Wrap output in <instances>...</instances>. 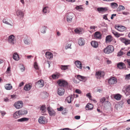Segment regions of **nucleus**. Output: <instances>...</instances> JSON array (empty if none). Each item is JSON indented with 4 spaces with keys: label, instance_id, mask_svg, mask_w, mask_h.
Here are the masks:
<instances>
[{
    "label": "nucleus",
    "instance_id": "nucleus-33",
    "mask_svg": "<svg viewBox=\"0 0 130 130\" xmlns=\"http://www.w3.org/2000/svg\"><path fill=\"white\" fill-rule=\"evenodd\" d=\"M49 12V8L48 7H44L42 10V12L44 13H47Z\"/></svg>",
    "mask_w": 130,
    "mask_h": 130
},
{
    "label": "nucleus",
    "instance_id": "nucleus-42",
    "mask_svg": "<svg viewBox=\"0 0 130 130\" xmlns=\"http://www.w3.org/2000/svg\"><path fill=\"white\" fill-rule=\"evenodd\" d=\"M40 110L42 112H44L46 111V107L44 106H42L40 108Z\"/></svg>",
    "mask_w": 130,
    "mask_h": 130
},
{
    "label": "nucleus",
    "instance_id": "nucleus-61",
    "mask_svg": "<svg viewBox=\"0 0 130 130\" xmlns=\"http://www.w3.org/2000/svg\"><path fill=\"white\" fill-rule=\"evenodd\" d=\"M97 27L94 26H91L90 27V29H93L95 30V28H96Z\"/></svg>",
    "mask_w": 130,
    "mask_h": 130
},
{
    "label": "nucleus",
    "instance_id": "nucleus-29",
    "mask_svg": "<svg viewBox=\"0 0 130 130\" xmlns=\"http://www.w3.org/2000/svg\"><path fill=\"white\" fill-rule=\"evenodd\" d=\"M21 116L26 114L27 113V110L25 109H22L18 110Z\"/></svg>",
    "mask_w": 130,
    "mask_h": 130
},
{
    "label": "nucleus",
    "instance_id": "nucleus-39",
    "mask_svg": "<svg viewBox=\"0 0 130 130\" xmlns=\"http://www.w3.org/2000/svg\"><path fill=\"white\" fill-rule=\"evenodd\" d=\"M111 6L112 8H115L118 6V5L116 3H112L111 4Z\"/></svg>",
    "mask_w": 130,
    "mask_h": 130
},
{
    "label": "nucleus",
    "instance_id": "nucleus-36",
    "mask_svg": "<svg viewBox=\"0 0 130 130\" xmlns=\"http://www.w3.org/2000/svg\"><path fill=\"white\" fill-rule=\"evenodd\" d=\"M28 118H23L18 119L17 121L18 122H23L27 121H28Z\"/></svg>",
    "mask_w": 130,
    "mask_h": 130
},
{
    "label": "nucleus",
    "instance_id": "nucleus-56",
    "mask_svg": "<svg viewBox=\"0 0 130 130\" xmlns=\"http://www.w3.org/2000/svg\"><path fill=\"white\" fill-rule=\"evenodd\" d=\"M63 109V107L62 106H61L60 108H57L58 110L60 111H62Z\"/></svg>",
    "mask_w": 130,
    "mask_h": 130
},
{
    "label": "nucleus",
    "instance_id": "nucleus-60",
    "mask_svg": "<svg viewBox=\"0 0 130 130\" xmlns=\"http://www.w3.org/2000/svg\"><path fill=\"white\" fill-rule=\"evenodd\" d=\"M17 95H11V98L13 99H15L17 98Z\"/></svg>",
    "mask_w": 130,
    "mask_h": 130
},
{
    "label": "nucleus",
    "instance_id": "nucleus-2",
    "mask_svg": "<svg viewBox=\"0 0 130 130\" xmlns=\"http://www.w3.org/2000/svg\"><path fill=\"white\" fill-rule=\"evenodd\" d=\"M114 50L113 46L110 45L107 46L104 49V52L105 53L108 54L112 53Z\"/></svg>",
    "mask_w": 130,
    "mask_h": 130
},
{
    "label": "nucleus",
    "instance_id": "nucleus-25",
    "mask_svg": "<svg viewBox=\"0 0 130 130\" xmlns=\"http://www.w3.org/2000/svg\"><path fill=\"white\" fill-rule=\"evenodd\" d=\"M78 44L80 46H83L85 44V42L84 39L82 38H80L78 40Z\"/></svg>",
    "mask_w": 130,
    "mask_h": 130
},
{
    "label": "nucleus",
    "instance_id": "nucleus-15",
    "mask_svg": "<svg viewBox=\"0 0 130 130\" xmlns=\"http://www.w3.org/2000/svg\"><path fill=\"white\" fill-rule=\"evenodd\" d=\"M47 29V26H43L40 28V31L42 33L45 34L46 33V30Z\"/></svg>",
    "mask_w": 130,
    "mask_h": 130
},
{
    "label": "nucleus",
    "instance_id": "nucleus-62",
    "mask_svg": "<svg viewBox=\"0 0 130 130\" xmlns=\"http://www.w3.org/2000/svg\"><path fill=\"white\" fill-rule=\"evenodd\" d=\"M74 118L76 120H78L80 119V116H75Z\"/></svg>",
    "mask_w": 130,
    "mask_h": 130
},
{
    "label": "nucleus",
    "instance_id": "nucleus-32",
    "mask_svg": "<svg viewBox=\"0 0 130 130\" xmlns=\"http://www.w3.org/2000/svg\"><path fill=\"white\" fill-rule=\"evenodd\" d=\"M126 92L125 93V94L126 96H128L130 95V87L129 86L127 87L125 89Z\"/></svg>",
    "mask_w": 130,
    "mask_h": 130
},
{
    "label": "nucleus",
    "instance_id": "nucleus-20",
    "mask_svg": "<svg viewBox=\"0 0 130 130\" xmlns=\"http://www.w3.org/2000/svg\"><path fill=\"white\" fill-rule=\"evenodd\" d=\"M45 56L46 58L49 59H52L53 58V54H52L49 52H46L45 54Z\"/></svg>",
    "mask_w": 130,
    "mask_h": 130
},
{
    "label": "nucleus",
    "instance_id": "nucleus-28",
    "mask_svg": "<svg viewBox=\"0 0 130 130\" xmlns=\"http://www.w3.org/2000/svg\"><path fill=\"white\" fill-rule=\"evenodd\" d=\"M117 67L120 69H123L125 67V65L123 63L120 62L117 64Z\"/></svg>",
    "mask_w": 130,
    "mask_h": 130
},
{
    "label": "nucleus",
    "instance_id": "nucleus-5",
    "mask_svg": "<svg viewBox=\"0 0 130 130\" xmlns=\"http://www.w3.org/2000/svg\"><path fill=\"white\" fill-rule=\"evenodd\" d=\"M72 40L71 39L69 38L66 40V45L65 47V49L67 50L68 48L71 49V46L72 44Z\"/></svg>",
    "mask_w": 130,
    "mask_h": 130
},
{
    "label": "nucleus",
    "instance_id": "nucleus-14",
    "mask_svg": "<svg viewBox=\"0 0 130 130\" xmlns=\"http://www.w3.org/2000/svg\"><path fill=\"white\" fill-rule=\"evenodd\" d=\"M16 14L19 18H21L24 16V13L21 10H18L16 11Z\"/></svg>",
    "mask_w": 130,
    "mask_h": 130
},
{
    "label": "nucleus",
    "instance_id": "nucleus-47",
    "mask_svg": "<svg viewBox=\"0 0 130 130\" xmlns=\"http://www.w3.org/2000/svg\"><path fill=\"white\" fill-rule=\"evenodd\" d=\"M86 96L88 97L90 100H92V97L90 93H87L86 95Z\"/></svg>",
    "mask_w": 130,
    "mask_h": 130
},
{
    "label": "nucleus",
    "instance_id": "nucleus-6",
    "mask_svg": "<svg viewBox=\"0 0 130 130\" xmlns=\"http://www.w3.org/2000/svg\"><path fill=\"white\" fill-rule=\"evenodd\" d=\"M57 83L59 86L64 87L66 86L68 84L67 82L62 79L59 80L57 81Z\"/></svg>",
    "mask_w": 130,
    "mask_h": 130
},
{
    "label": "nucleus",
    "instance_id": "nucleus-48",
    "mask_svg": "<svg viewBox=\"0 0 130 130\" xmlns=\"http://www.w3.org/2000/svg\"><path fill=\"white\" fill-rule=\"evenodd\" d=\"M34 67L36 70H38L39 69V67L38 64L36 62H35L34 65Z\"/></svg>",
    "mask_w": 130,
    "mask_h": 130
},
{
    "label": "nucleus",
    "instance_id": "nucleus-26",
    "mask_svg": "<svg viewBox=\"0 0 130 130\" xmlns=\"http://www.w3.org/2000/svg\"><path fill=\"white\" fill-rule=\"evenodd\" d=\"M91 44L92 46L95 48H97L98 46L97 42L95 41H92L91 42Z\"/></svg>",
    "mask_w": 130,
    "mask_h": 130
},
{
    "label": "nucleus",
    "instance_id": "nucleus-19",
    "mask_svg": "<svg viewBox=\"0 0 130 130\" xmlns=\"http://www.w3.org/2000/svg\"><path fill=\"white\" fill-rule=\"evenodd\" d=\"M24 42L26 45H29L31 43V42L29 38L27 37H26L24 39Z\"/></svg>",
    "mask_w": 130,
    "mask_h": 130
},
{
    "label": "nucleus",
    "instance_id": "nucleus-16",
    "mask_svg": "<svg viewBox=\"0 0 130 130\" xmlns=\"http://www.w3.org/2000/svg\"><path fill=\"white\" fill-rule=\"evenodd\" d=\"M75 64L76 66L79 69H82V64L81 62L78 60H77L75 62Z\"/></svg>",
    "mask_w": 130,
    "mask_h": 130
},
{
    "label": "nucleus",
    "instance_id": "nucleus-44",
    "mask_svg": "<svg viewBox=\"0 0 130 130\" xmlns=\"http://www.w3.org/2000/svg\"><path fill=\"white\" fill-rule=\"evenodd\" d=\"M3 22L4 24H6L10 25L11 26H12V25H11L10 23H9L5 19H4L3 20Z\"/></svg>",
    "mask_w": 130,
    "mask_h": 130
},
{
    "label": "nucleus",
    "instance_id": "nucleus-18",
    "mask_svg": "<svg viewBox=\"0 0 130 130\" xmlns=\"http://www.w3.org/2000/svg\"><path fill=\"white\" fill-rule=\"evenodd\" d=\"M97 10L99 13H103L107 10V9L106 8L100 7L98 8L97 9Z\"/></svg>",
    "mask_w": 130,
    "mask_h": 130
},
{
    "label": "nucleus",
    "instance_id": "nucleus-13",
    "mask_svg": "<svg viewBox=\"0 0 130 130\" xmlns=\"http://www.w3.org/2000/svg\"><path fill=\"white\" fill-rule=\"evenodd\" d=\"M75 32L77 34H81L84 32V30L82 28H76L74 30Z\"/></svg>",
    "mask_w": 130,
    "mask_h": 130
},
{
    "label": "nucleus",
    "instance_id": "nucleus-41",
    "mask_svg": "<svg viewBox=\"0 0 130 130\" xmlns=\"http://www.w3.org/2000/svg\"><path fill=\"white\" fill-rule=\"evenodd\" d=\"M77 78L80 81H82L85 78V77L84 76L78 75L77 76Z\"/></svg>",
    "mask_w": 130,
    "mask_h": 130
},
{
    "label": "nucleus",
    "instance_id": "nucleus-50",
    "mask_svg": "<svg viewBox=\"0 0 130 130\" xmlns=\"http://www.w3.org/2000/svg\"><path fill=\"white\" fill-rule=\"evenodd\" d=\"M125 79L127 80L130 79V73L126 75Z\"/></svg>",
    "mask_w": 130,
    "mask_h": 130
},
{
    "label": "nucleus",
    "instance_id": "nucleus-8",
    "mask_svg": "<svg viewBox=\"0 0 130 130\" xmlns=\"http://www.w3.org/2000/svg\"><path fill=\"white\" fill-rule=\"evenodd\" d=\"M117 82V79L114 77L110 78L108 80V83L110 85H113L116 84Z\"/></svg>",
    "mask_w": 130,
    "mask_h": 130
},
{
    "label": "nucleus",
    "instance_id": "nucleus-37",
    "mask_svg": "<svg viewBox=\"0 0 130 130\" xmlns=\"http://www.w3.org/2000/svg\"><path fill=\"white\" fill-rule=\"evenodd\" d=\"M69 66V65H61L60 66V68L62 70H66L68 69V67Z\"/></svg>",
    "mask_w": 130,
    "mask_h": 130
},
{
    "label": "nucleus",
    "instance_id": "nucleus-38",
    "mask_svg": "<svg viewBox=\"0 0 130 130\" xmlns=\"http://www.w3.org/2000/svg\"><path fill=\"white\" fill-rule=\"evenodd\" d=\"M52 77L53 79H55L58 78L59 77V76L58 74H53L52 75Z\"/></svg>",
    "mask_w": 130,
    "mask_h": 130
},
{
    "label": "nucleus",
    "instance_id": "nucleus-55",
    "mask_svg": "<svg viewBox=\"0 0 130 130\" xmlns=\"http://www.w3.org/2000/svg\"><path fill=\"white\" fill-rule=\"evenodd\" d=\"M1 114L2 116L3 117L6 114V112L4 111H1L0 113Z\"/></svg>",
    "mask_w": 130,
    "mask_h": 130
},
{
    "label": "nucleus",
    "instance_id": "nucleus-21",
    "mask_svg": "<svg viewBox=\"0 0 130 130\" xmlns=\"http://www.w3.org/2000/svg\"><path fill=\"white\" fill-rule=\"evenodd\" d=\"M21 115L18 111L14 112L13 114V117L15 119H17L19 118Z\"/></svg>",
    "mask_w": 130,
    "mask_h": 130
},
{
    "label": "nucleus",
    "instance_id": "nucleus-45",
    "mask_svg": "<svg viewBox=\"0 0 130 130\" xmlns=\"http://www.w3.org/2000/svg\"><path fill=\"white\" fill-rule=\"evenodd\" d=\"M75 8L76 9L79 11H82L83 9V8L81 7V6H77L75 7Z\"/></svg>",
    "mask_w": 130,
    "mask_h": 130
},
{
    "label": "nucleus",
    "instance_id": "nucleus-51",
    "mask_svg": "<svg viewBox=\"0 0 130 130\" xmlns=\"http://www.w3.org/2000/svg\"><path fill=\"white\" fill-rule=\"evenodd\" d=\"M123 54V52L121 51H120L118 53L117 55L118 56H120L122 55Z\"/></svg>",
    "mask_w": 130,
    "mask_h": 130
},
{
    "label": "nucleus",
    "instance_id": "nucleus-9",
    "mask_svg": "<svg viewBox=\"0 0 130 130\" xmlns=\"http://www.w3.org/2000/svg\"><path fill=\"white\" fill-rule=\"evenodd\" d=\"M39 122L41 124H45L47 122L46 118L44 117H40L38 120Z\"/></svg>",
    "mask_w": 130,
    "mask_h": 130
},
{
    "label": "nucleus",
    "instance_id": "nucleus-24",
    "mask_svg": "<svg viewBox=\"0 0 130 130\" xmlns=\"http://www.w3.org/2000/svg\"><path fill=\"white\" fill-rule=\"evenodd\" d=\"M94 37L95 39H101L102 36L100 33L99 32L97 31L94 33Z\"/></svg>",
    "mask_w": 130,
    "mask_h": 130
},
{
    "label": "nucleus",
    "instance_id": "nucleus-57",
    "mask_svg": "<svg viewBox=\"0 0 130 130\" xmlns=\"http://www.w3.org/2000/svg\"><path fill=\"white\" fill-rule=\"evenodd\" d=\"M67 111L66 109H63L62 111V114L64 115L65 114L67 113Z\"/></svg>",
    "mask_w": 130,
    "mask_h": 130
},
{
    "label": "nucleus",
    "instance_id": "nucleus-53",
    "mask_svg": "<svg viewBox=\"0 0 130 130\" xmlns=\"http://www.w3.org/2000/svg\"><path fill=\"white\" fill-rule=\"evenodd\" d=\"M125 62H127L128 64L130 66V59H127L124 60Z\"/></svg>",
    "mask_w": 130,
    "mask_h": 130
},
{
    "label": "nucleus",
    "instance_id": "nucleus-22",
    "mask_svg": "<svg viewBox=\"0 0 130 130\" xmlns=\"http://www.w3.org/2000/svg\"><path fill=\"white\" fill-rule=\"evenodd\" d=\"M36 84L37 85L40 87H42L44 85V82L42 80H40L36 83Z\"/></svg>",
    "mask_w": 130,
    "mask_h": 130
},
{
    "label": "nucleus",
    "instance_id": "nucleus-63",
    "mask_svg": "<svg viewBox=\"0 0 130 130\" xmlns=\"http://www.w3.org/2000/svg\"><path fill=\"white\" fill-rule=\"evenodd\" d=\"M24 83L23 82H22L20 83L19 85V87H22L24 85Z\"/></svg>",
    "mask_w": 130,
    "mask_h": 130
},
{
    "label": "nucleus",
    "instance_id": "nucleus-58",
    "mask_svg": "<svg viewBox=\"0 0 130 130\" xmlns=\"http://www.w3.org/2000/svg\"><path fill=\"white\" fill-rule=\"evenodd\" d=\"M4 101L5 102H9V100L6 97L4 99Z\"/></svg>",
    "mask_w": 130,
    "mask_h": 130
},
{
    "label": "nucleus",
    "instance_id": "nucleus-10",
    "mask_svg": "<svg viewBox=\"0 0 130 130\" xmlns=\"http://www.w3.org/2000/svg\"><path fill=\"white\" fill-rule=\"evenodd\" d=\"M48 113L51 116H54L55 115V112L51 108L48 107L47 108Z\"/></svg>",
    "mask_w": 130,
    "mask_h": 130
},
{
    "label": "nucleus",
    "instance_id": "nucleus-1",
    "mask_svg": "<svg viewBox=\"0 0 130 130\" xmlns=\"http://www.w3.org/2000/svg\"><path fill=\"white\" fill-rule=\"evenodd\" d=\"M8 42L10 44L13 45L16 43V38L13 35H11L8 37Z\"/></svg>",
    "mask_w": 130,
    "mask_h": 130
},
{
    "label": "nucleus",
    "instance_id": "nucleus-23",
    "mask_svg": "<svg viewBox=\"0 0 130 130\" xmlns=\"http://www.w3.org/2000/svg\"><path fill=\"white\" fill-rule=\"evenodd\" d=\"M12 57L14 60L16 61L19 60L20 59L19 56L17 53H15L13 54Z\"/></svg>",
    "mask_w": 130,
    "mask_h": 130
},
{
    "label": "nucleus",
    "instance_id": "nucleus-35",
    "mask_svg": "<svg viewBox=\"0 0 130 130\" xmlns=\"http://www.w3.org/2000/svg\"><path fill=\"white\" fill-rule=\"evenodd\" d=\"M5 88L7 90H10L12 87V86L10 84H7L5 86Z\"/></svg>",
    "mask_w": 130,
    "mask_h": 130
},
{
    "label": "nucleus",
    "instance_id": "nucleus-11",
    "mask_svg": "<svg viewBox=\"0 0 130 130\" xmlns=\"http://www.w3.org/2000/svg\"><path fill=\"white\" fill-rule=\"evenodd\" d=\"M119 39L121 42L124 43L126 45L130 44V40L123 38H120Z\"/></svg>",
    "mask_w": 130,
    "mask_h": 130
},
{
    "label": "nucleus",
    "instance_id": "nucleus-34",
    "mask_svg": "<svg viewBox=\"0 0 130 130\" xmlns=\"http://www.w3.org/2000/svg\"><path fill=\"white\" fill-rule=\"evenodd\" d=\"M112 40L111 36L110 35L107 36L106 38L105 41L106 42H110Z\"/></svg>",
    "mask_w": 130,
    "mask_h": 130
},
{
    "label": "nucleus",
    "instance_id": "nucleus-46",
    "mask_svg": "<svg viewBox=\"0 0 130 130\" xmlns=\"http://www.w3.org/2000/svg\"><path fill=\"white\" fill-rule=\"evenodd\" d=\"M20 68L21 71L22 72L24 71L25 69V67L22 64H21L20 66Z\"/></svg>",
    "mask_w": 130,
    "mask_h": 130
},
{
    "label": "nucleus",
    "instance_id": "nucleus-27",
    "mask_svg": "<svg viewBox=\"0 0 130 130\" xmlns=\"http://www.w3.org/2000/svg\"><path fill=\"white\" fill-rule=\"evenodd\" d=\"M118 30L120 31H123L125 30L126 29V28L124 26H118L116 27Z\"/></svg>",
    "mask_w": 130,
    "mask_h": 130
},
{
    "label": "nucleus",
    "instance_id": "nucleus-17",
    "mask_svg": "<svg viewBox=\"0 0 130 130\" xmlns=\"http://www.w3.org/2000/svg\"><path fill=\"white\" fill-rule=\"evenodd\" d=\"M74 96L72 95H70L68 97H67L66 101L69 103H71V101H73L74 99Z\"/></svg>",
    "mask_w": 130,
    "mask_h": 130
},
{
    "label": "nucleus",
    "instance_id": "nucleus-64",
    "mask_svg": "<svg viewBox=\"0 0 130 130\" xmlns=\"http://www.w3.org/2000/svg\"><path fill=\"white\" fill-rule=\"evenodd\" d=\"M122 13L125 15H127L129 14V13L126 12H122Z\"/></svg>",
    "mask_w": 130,
    "mask_h": 130
},
{
    "label": "nucleus",
    "instance_id": "nucleus-52",
    "mask_svg": "<svg viewBox=\"0 0 130 130\" xmlns=\"http://www.w3.org/2000/svg\"><path fill=\"white\" fill-rule=\"evenodd\" d=\"M118 8L120 10H123L125 9V8L123 6L120 5L119 7Z\"/></svg>",
    "mask_w": 130,
    "mask_h": 130
},
{
    "label": "nucleus",
    "instance_id": "nucleus-30",
    "mask_svg": "<svg viewBox=\"0 0 130 130\" xmlns=\"http://www.w3.org/2000/svg\"><path fill=\"white\" fill-rule=\"evenodd\" d=\"M93 108V105L91 104H88L86 106V110H91Z\"/></svg>",
    "mask_w": 130,
    "mask_h": 130
},
{
    "label": "nucleus",
    "instance_id": "nucleus-49",
    "mask_svg": "<svg viewBox=\"0 0 130 130\" xmlns=\"http://www.w3.org/2000/svg\"><path fill=\"white\" fill-rule=\"evenodd\" d=\"M106 100V99L105 98H103L101 99L100 100V102L101 103H103Z\"/></svg>",
    "mask_w": 130,
    "mask_h": 130
},
{
    "label": "nucleus",
    "instance_id": "nucleus-59",
    "mask_svg": "<svg viewBox=\"0 0 130 130\" xmlns=\"http://www.w3.org/2000/svg\"><path fill=\"white\" fill-rule=\"evenodd\" d=\"M107 14H106L105 15H103V18L104 19H105L106 20H108V19L107 18Z\"/></svg>",
    "mask_w": 130,
    "mask_h": 130
},
{
    "label": "nucleus",
    "instance_id": "nucleus-3",
    "mask_svg": "<svg viewBox=\"0 0 130 130\" xmlns=\"http://www.w3.org/2000/svg\"><path fill=\"white\" fill-rule=\"evenodd\" d=\"M23 102L22 101H18L14 103L13 106L17 109H19L23 106Z\"/></svg>",
    "mask_w": 130,
    "mask_h": 130
},
{
    "label": "nucleus",
    "instance_id": "nucleus-43",
    "mask_svg": "<svg viewBox=\"0 0 130 130\" xmlns=\"http://www.w3.org/2000/svg\"><path fill=\"white\" fill-rule=\"evenodd\" d=\"M112 33L113 34L117 37H120L121 36V35L118 33L117 32L113 31H112Z\"/></svg>",
    "mask_w": 130,
    "mask_h": 130
},
{
    "label": "nucleus",
    "instance_id": "nucleus-12",
    "mask_svg": "<svg viewBox=\"0 0 130 130\" xmlns=\"http://www.w3.org/2000/svg\"><path fill=\"white\" fill-rule=\"evenodd\" d=\"M65 92L64 89L63 88H59L58 90L57 94L60 96L63 95Z\"/></svg>",
    "mask_w": 130,
    "mask_h": 130
},
{
    "label": "nucleus",
    "instance_id": "nucleus-4",
    "mask_svg": "<svg viewBox=\"0 0 130 130\" xmlns=\"http://www.w3.org/2000/svg\"><path fill=\"white\" fill-rule=\"evenodd\" d=\"M74 14L73 13H68L66 17L67 21L68 23H71L74 17Z\"/></svg>",
    "mask_w": 130,
    "mask_h": 130
},
{
    "label": "nucleus",
    "instance_id": "nucleus-7",
    "mask_svg": "<svg viewBox=\"0 0 130 130\" xmlns=\"http://www.w3.org/2000/svg\"><path fill=\"white\" fill-rule=\"evenodd\" d=\"M105 75V73L103 71H99L96 72L95 75L97 78H100L103 77Z\"/></svg>",
    "mask_w": 130,
    "mask_h": 130
},
{
    "label": "nucleus",
    "instance_id": "nucleus-31",
    "mask_svg": "<svg viewBox=\"0 0 130 130\" xmlns=\"http://www.w3.org/2000/svg\"><path fill=\"white\" fill-rule=\"evenodd\" d=\"M31 86L29 84H27L25 85L24 89L26 91H28L30 90L31 88Z\"/></svg>",
    "mask_w": 130,
    "mask_h": 130
},
{
    "label": "nucleus",
    "instance_id": "nucleus-54",
    "mask_svg": "<svg viewBox=\"0 0 130 130\" xmlns=\"http://www.w3.org/2000/svg\"><path fill=\"white\" fill-rule=\"evenodd\" d=\"M75 92L79 94H80L81 93V91L78 89H76L75 90Z\"/></svg>",
    "mask_w": 130,
    "mask_h": 130
},
{
    "label": "nucleus",
    "instance_id": "nucleus-40",
    "mask_svg": "<svg viewBox=\"0 0 130 130\" xmlns=\"http://www.w3.org/2000/svg\"><path fill=\"white\" fill-rule=\"evenodd\" d=\"M114 98L117 100H119L121 99V96L120 95L118 94L115 95L114 96Z\"/></svg>",
    "mask_w": 130,
    "mask_h": 130
}]
</instances>
